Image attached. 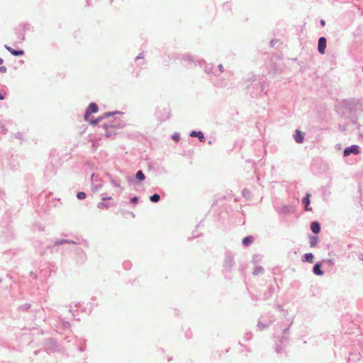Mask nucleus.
<instances>
[{"label":"nucleus","mask_w":363,"mask_h":363,"mask_svg":"<svg viewBox=\"0 0 363 363\" xmlns=\"http://www.w3.org/2000/svg\"><path fill=\"white\" fill-rule=\"evenodd\" d=\"M77 196L79 199L82 200L86 198V194L82 191L78 192Z\"/></svg>","instance_id":"obj_16"},{"label":"nucleus","mask_w":363,"mask_h":363,"mask_svg":"<svg viewBox=\"0 0 363 363\" xmlns=\"http://www.w3.org/2000/svg\"><path fill=\"white\" fill-rule=\"evenodd\" d=\"M98 208L100 209H104L108 208V206L103 201L98 203Z\"/></svg>","instance_id":"obj_15"},{"label":"nucleus","mask_w":363,"mask_h":363,"mask_svg":"<svg viewBox=\"0 0 363 363\" xmlns=\"http://www.w3.org/2000/svg\"><path fill=\"white\" fill-rule=\"evenodd\" d=\"M191 137H197L201 142H203L205 140V137L202 132L201 131H192L191 133Z\"/></svg>","instance_id":"obj_5"},{"label":"nucleus","mask_w":363,"mask_h":363,"mask_svg":"<svg viewBox=\"0 0 363 363\" xmlns=\"http://www.w3.org/2000/svg\"><path fill=\"white\" fill-rule=\"evenodd\" d=\"M136 178L140 181H143L145 179V177L143 172L140 170L136 173Z\"/></svg>","instance_id":"obj_12"},{"label":"nucleus","mask_w":363,"mask_h":363,"mask_svg":"<svg viewBox=\"0 0 363 363\" xmlns=\"http://www.w3.org/2000/svg\"><path fill=\"white\" fill-rule=\"evenodd\" d=\"M325 48H326V39L324 37H321L318 40V52L320 54H324Z\"/></svg>","instance_id":"obj_3"},{"label":"nucleus","mask_w":363,"mask_h":363,"mask_svg":"<svg viewBox=\"0 0 363 363\" xmlns=\"http://www.w3.org/2000/svg\"><path fill=\"white\" fill-rule=\"evenodd\" d=\"M294 138L295 140L298 143H302L303 142V133H302L299 130L296 131Z\"/></svg>","instance_id":"obj_6"},{"label":"nucleus","mask_w":363,"mask_h":363,"mask_svg":"<svg viewBox=\"0 0 363 363\" xmlns=\"http://www.w3.org/2000/svg\"><path fill=\"white\" fill-rule=\"evenodd\" d=\"M5 47L13 55L21 56L24 54V52L23 50H16L7 45H5Z\"/></svg>","instance_id":"obj_7"},{"label":"nucleus","mask_w":363,"mask_h":363,"mask_svg":"<svg viewBox=\"0 0 363 363\" xmlns=\"http://www.w3.org/2000/svg\"><path fill=\"white\" fill-rule=\"evenodd\" d=\"M310 194H307L305 198L303 199V203L305 204V209L306 211H310L311 208H309V204H310V199H309Z\"/></svg>","instance_id":"obj_10"},{"label":"nucleus","mask_w":363,"mask_h":363,"mask_svg":"<svg viewBox=\"0 0 363 363\" xmlns=\"http://www.w3.org/2000/svg\"><path fill=\"white\" fill-rule=\"evenodd\" d=\"M97 111L98 106L94 103H91L86 111L84 115V120L89 122V123L94 125L96 124L101 120V118L108 117L111 115V113H105L103 117H101L96 121H92L91 118H90L91 114L96 113Z\"/></svg>","instance_id":"obj_1"},{"label":"nucleus","mask_w":363,"mask_h":363,"mask_svg":"<svg viewBox=\"0 0 363 363\" xmlns=\"http://www.w3.org/2000/svg\"><path fill=\"white\" fill-rule=\"evenodd\" d=\"M130 201H131L132 203H135L138 202V198L137 197H133V198L131 199Z\"/></svg>","instance_id":"obj_19"},{"label":"nucleus","mask_w":363,"mask_h":363,"mask_svg":"<svg viewBox=\"0 0 363 363\" xmlns=\"http://www.w3.org/2000/svg\"><path fill=\"white\" fill-rule=\"evenodd\" d=\"M174 140H177V138L176 136H174Z\"/></svg>","instance_id":"obj_26"},{"label":"nucleus","mask_w":363,"mask_h":363,"mask_svg":"<svg viewBox=\"0 0 363 363\" xmlns=\"http://www.w3.org/2000/svg\"><path fill=\"white\" fill-rule=\"evenodd\" d=\"M111 126L115 128H118L121 127V124L119 121H116L114 123V124L111 125Z\"/></svg>","instance_id":"obj_17"},{"label":"nucleus","mask_w":363,"mask_h":363,"mask_svg":"<svg viewBox=\"0 0 363 363\" xmlns=\"http://www.w3.org/2000/svg\"><path fill=\"white\" fill-rule=\"evenodd\" d=\"M253 241V238L252 236H247L243 238L242 244L245 246L249 245Z\"/></svg>","instance_id":"obj_11"},{"label":"nucleus","mask_w":363,"mask_h":363,"mask_svg":"<svg viewBox=\"0 0 363 363\" xmlns=\"http://www.w3.org/2000/svg\"><path fill=\"white\" fill-rule=\"evenodd\" d=\"M104 128H105L106 129H108V125H106V124H105V125H104Z\"/></svg>","instance_id":"obj_24"},{"label":"nucleus","mask_w":363,"mask_h":363,"mask_svg":"<svg viewBox=\"0 0 363 363\" xmlns=\"http://www.w3.org/2000/svg\"><path fill=\"white\" fill-rule=\"evenodd\" d=\"M113 184H114V185H115L116 186H117V187H119V186H119L118 184H117L116 182H114Z\"/></svg>","instance_id":"obj_25"},{"label":"nucleus","mask_w":363,"mask_h":363,"mask_svg":"<svg viewBox=\"0 0 363 363\" xmlns=\"http://www.w3.org/2000/svg\"><path fill=\"white\" fill-rule=\"evenodd\" d=\"M303 262L312 263L313 262V255L312 253H306L303 259Z\"/></svg>","instance_id":"obj_9"},{"label":"nucleus","mask_w":363,"mask_h":363,"mask_svg":"<svg viewBox=\"0 0 363 363\" xmlns=\"http://www.w3.org/2000/svg\"><path fill=\"white\" fill-rule=\"evenodd\" d=\"M150 201L152 202H157L160 201V196L157 194H155L154 195L150 196Z\"/></svg>","instance_id":"obj_13"},{"label":"nucleus","mask_w":363,"mask_h":363,"mask_svg":"<svg viewBox=\"0 0 363 363\" xmlns=\"http://www.w3.org/2000/svg\"><path fill=\"white\" fill-rule=\"evenodd\" d=\"M313 271L316 275L322 276L323 274V272L320 269V264L319 263L315 264Z\"/></svg>","instance_id":"obj_8"},{"label":"nucleus","mask_w":363,"mask_h":363,"mask_svg":"<svg viewBox=\"0 0 363 363\" xmlns=\"http://www.w3.org/2000/svg\"><path fill=\"white\" fill-rule=\"evenodd\" d=\"M218 68H219V69H220V72H223V65H218Z\"/></svg>","instance_id":"obj_20"},{"label":"nucleus","mask_w":363,"mask_h":363,"mask_svg":"<svg viewBox=\"0 0 363 363\" xmlns=\"http://www.w3.org/2000/svg\"><path fill=\"white\" fill-rule=\"evenodd\" d=\"M318 238L317 237H312L311 238V247H315L317 245Z\"/></svg>","instance_id":"obj_14"},{"label":"nucleus","mask_w":363,"mask_h":363,"mask_svg":"<svg viewBox=\"0 0 363 363\" xmlns=\"http://www.w3.org/2000/svg\"><path fill=\"white\" fill-rule=\"evenodd\" d=\"M320 23H321L322 26H325V21L323 20H322L320 21Z\"/></svg>","instance_id":"obj_22"},{"label":"nucleus","mask_w":363,"mask_h":363,"mask_svg":"<svg viewBox=\"0 0 363 363\" xmlns=\"http://www.w3.org/2000/svg\"><path fill=\"white\" fill-rule=\"evenodd\" d=\"M351 153L358 155L359 153V146L356 145H352L351 147L345 148L343 152L345 157L349 156Z\"/></svg>","instance_id":"obj_2"},{"label":"nucleus","mask_w":363,"mask_h":363,"mask_svg":"<svg viewBox=\"0 0 363 363\" xmlns=\"http://www.w3.org/2000/svg\"><path fill=\"white\" fill-rule=\"evenodd\" d=\"M3 62L4 60L1 58H0V65L3 63Z\"/></svg>","instance_id":"obj_23"},{"label":"nucleus","mask_w":363,"mask_h":363,"mask_svg":"<svg viewBox=\"0 0 363 363\" xmlns=\"http://www.w3.org/2000/svg\"><path fill=\"white\" fill-rule=\"evenodd\" d=\"M4 99V96L1 93H0V100H2Z\"/></svg>","instance_id":"obj_21"},{"label":"nucleus","mask_w":363,"mask_h":363,"mask_svg":"<svg viewBox=\"0 0 363 363\" xmlns=\"http://www.w3.org/2000/svg\"><path fill=\"white\" fill-rule=\"evenodd\" d=\"M311 230H312V232L313 233H318L320 230V225L318 222L316 221H314V222H312V223L311 224Z\"/></svg>","instance_id":"obj_4"},{"label":"nucleus","mask_w":363,"mask_h":363,"mask_svg":"<svg viewBox=\"0 0 363 363\" xmlns=\"http://www.w3.org/2000/svg\"><path fill=\"white\" fill-rule=\"evenodd\" d=\"M6 67L2 66V67H0V72L1 73H4V72H6Z\"/></svg>","instance_id":"obj_18"}]
</instances>
